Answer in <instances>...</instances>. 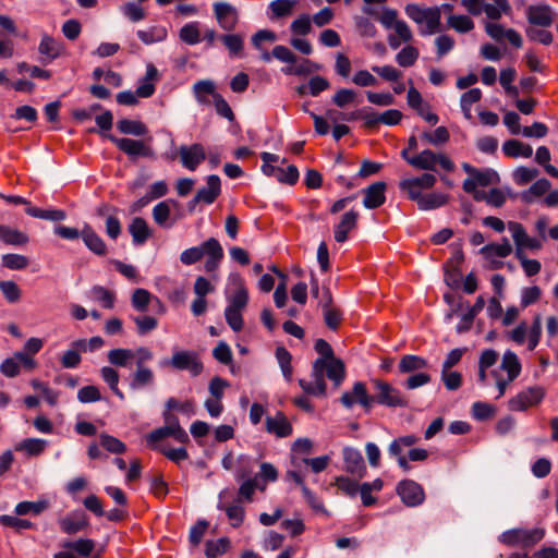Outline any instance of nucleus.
Returning a JSON list of instances; mask_svg holds the SVG:
<instances>
[{"mask_svg":"<svg viewBox=\"0 0 558 558\" xmlns=\"http://www.w3.org/2000/svg\"><path fill=\"white\" fill-rule=\"evenodd\" d=\"M158 77V71L153 64H148L145 76L140 81L135 90L141 98H148L154 95L156 87L154 82Z\"/></svg>","mask_w":558,"mask_h":558,"instance_id":"7c9ffc66","label":"nucleus"},{"mask_svg":"<svg viewBox=\"0 0 558 558\" xmlns=\"http://www.w3.org/2000/svg\"><path fill=\"white\" fill-rule=\"evenodd\" d=\"M427 367L428 362L424 357L414 354L403 355L399 362V371L403 374L413 373Z\"/></svg>","mask_w":558,"mask_h":558,"instance_id":"a19ab883","label":"nucleus"},{"mask_svg":"<svg viewBox=\"0 0 558 558\" xmlns=\"http://www.w3.org/2000/svg\"><path fill=\"white\" fill-rule=\"evenodd\" d=\"M266 430L279 438L288 437L292 434V425L282 412H277L275 416L266 417Z\"/></svg>","mask_w":558,"mask_h":558,"instance_id":"a878e982","label":"nucleus"},{"mask_svg":"<svg viewBox=\"0 0 558 558\" xmlns=\"http://www.w3.org/2000/svg\"><path fill=\"white\" fill-rule=\"evenodd\" d=\"M343 460L345 470L350 474L357 477H363L366 474L364 459L357 449L345 447L343 449Z\"/></svg>","mask_w":558,"mask_h":558,"instance_id":"aec40b11","label":"nucleus"},{"mask_svg":"<svg viewBox=\"0 0 558 558\" xmlns=\"http://www.w3.org/2000/svg\"><path fill=\"white\" fill-rule=\"evenodd\" d=\"M171 203L175 204L174 201H171ZM170 213H171L170 201H163V202L158 203L153 208L154 221L160 227H171L172 223H168Z\"/></svg>","mask_w":558,"mask_h":558,"instance_id":"603ef678","label":"nucleus"},{"mask_svg":"<svg viewBox=\"0 0 558 558\" xmlns=\"http://www.w3.org/2000/svg\"><path fill=\"white\" fill-rule=\"evenodd\" d=\"M20 515H9L2 514L0 515V524L2 526L12 527L16 532H21L23 530H31L35 527V524L27 519H21Z\"/></svg>","mask_w":558,"mask_h":558,"instance_id":"864d4df0","label":"nucleus"},{"mask_svg":"<svg viewBox=\"0 0 558 558\" xmlns=\"http://www.w3.org/2000/svg\"><path fill=\"white\" fill-rule=\"evenodd\" d=\"M63 49L62 43L56 40L48 34H44L38 46V51L41 54V63L48 64L57 59Z\"/></svg>","mask_w":558,"mask_h":558,"instance_id":"b1692460","label":"nucleus"},{"mask_svg":"<svg viewBox=\"0 0 558 558\" xmlns=\"http://www.w3.org/2000/svg\"><path fill=\"white\" fill-rule=\"evenodd\" d=\"M128 230L132 236L134 245L145 244L153 234L147 221L142 217L133 218Z\"/></svg>","mask_w":558,"mask_h":558,"instance_id":"c85d7f7f","label":"nucleus"},{"mask_svg":"<svg viewBox=\"0 0 558 558\" xmlns=\"http://www.w3.org/2000/svg\"><path fill=\"white\" fill-rule=\"evenodd\" d=\"M331 301L330 292L326 289L324 298L319 301V305L323 308L325 324L329 329L336 330L342 322V313L331 305Z\"/></svg>","mask_w":558,"mask_h":558,"instance_id":"4be33fe9","label":"nucleus"},{"mask_svg":"<svg viewBox=\"0 0 558 558\" xmlns=\"http://www.w3.org/2000/svg\"><path fill=\"white\" fill-rule=\"evenodd\" d=\"M313 448V444L307 438H301L294 441L292 447V464L294 468H301L302 462L300 459L307 458L306 456L311 453Z\"/></svg>","mask_w":558,"mask_h":558,"instance_id":"37998d69","label":"nucleus"},{"mask_svg":"<svg viewBox=\"0 0 558 558\" xmlns=\"http://www.w3.org/2000/svg\"><path fill=\"white\" fill-rule=\"evenodd\" d=\"M85 245L97 255H105L107 246L104 240L89 226H85L81 232Z\"/></svg>","mask_w":558,"mask_h":558,"instance_id":"72a5a7b5","label":"nucleus"},{"mask_svg":"<svg viewBox=\"0 0 558 558\" xmlns=\"http://www.w3.org/2000/svg\"><path fill=\"white\" fill-rule=\"evenodd\" d=\"M102 380L109 386L111 391L121 400L124 399V393L119 389V373L110 366H104L100 369Z\"/></svg>","mask_w":558,"mask_h":558,"instance_id":"49530a36","label":"nucleus"},{"mask_svg":"<svg viewBox=\"0 0 558 558\" xmlns=\"http://www.w3.org/2000/svg\"><path fill=\"white\" fill-rule=\"evenodd\" d=\"M220 40L228 49L231 57H239L244 47V39L240 34H226L220 36Z\"/></svg>","mask_w":558,"mask_h":558,"instance_id":"3c124183","label":"nucleus"},{"mask_svg":"<svg viewBox=\"0 0 558 558\" xmlns=\"http://www.w3.org/2000/svg\"><path fill=\"white\" fill-rule=\"evenodd\" d=\"M397 494L408 507H416L425 499L423 487L412 480H403L397 485Z\"/></svg>","mask_w":558,"mask_h":558,"instance_id":"ddd939ff","label":"nucleus"},{"mask_svg":"<svg viewBox=\"0 0 558 558\" xmlns=\"http://www.w3.org/2000/svg\"><path fill=\"white\" fill-rule=\"evenodd\" d=\"M179 38L181 41L187 45H196L201 43V31L198 22H190L181 27L179 32Z\"/></svg>","mask_w":558,"mask_h":558,"instance_id":"c03bdc74","label":"nucleus"},{"mask_svg":"<svg viewBox=\"0 0 558 558\" xmlns=\"http://www.w3.org/2000/svg\"><path fill=\"white\" fill-rule=\"evenodd\" d=\"M502 151L510 158H530L533 155L532 146L518 140H508L502 145Z\"/></svg>","mask_w":558,"mask_h":558,"instance_id":"f704fd0d","label":"nucleus"},{"mask_svg":"<svg viewBox=\"0 0 558 558\" xmlns=\"http://www.w3.org/2000/svg\"><path fill=\"white\" fill-rule=\"evenodd\" d=\"M107 137L129 157H154V151L151 147L146 145L143 141L133 140L129 137L119 138L113 135H107Z\"/></svg>","mask_w":558,"mask_h":558,"instance_id":"f8f14e48","label":"nucleus"},{"mask_svg":"<svg viewBox=\"0 0 558 558\" xmlns=\"http://www.w3.org/2000/svg\"><path fill=\"white\" fill-rule=\"evenodd\" d=\"M61 531L73 535L84 531L88 525V519L83 512H72L58 521Z\"/></svg>","mask_w":558,"mask_h":558,"instance_id":"5701e85b","label":"nucleus"},{"mask_svg":"<svg viewBox=\"0 0 558 558\" xmlns=\"http://www.w3.org/2000/svg\"><path fill=\"white\" fill-rule=\"evenodd\" d=\"M499 182L498 173L493 169H484L476 172L474 178H468L463 182V191L465 193L474 192L477 186H488Z\"/></svg>","mask_w":558,"mask_h":558,"instance_id":"412c9836","label":"nucleus"},{"mask_svg":"<svg viewBox=\"0 0 558 558\" xmlns=\"http://www.w3.org/2000/svg\"><path fill=\"white\" fill-rule=\"evenodd\" d=\"M508 230L511 232L512 239L515 244V257H521L525 255V250L539 251L542 248V240L530 236L526 233V230L522 223L517 221H509Z\"/></svg>","mask_w":558,"mask_h":558,"instance_id":"6e6552de","label":"nucleus"},{"mask_svg":"<svg viewBox=\"0 0 558 558\" xmlns=\"http://www.w3.org/2000/svg\"><path fill=\"white\" fill-rule=\"evenodd\" d=\"M545 529L533 527V529H510L502 532L498 536V541L508 547H533L545 537Z\"/></svg>","mask_w":558,"mask_h":558,"instance_id":"f03ea898","label":"nucleus"},{"mask_svg":"<svg viewBox=\"0 0 558 558\" xmlns=\"http://www.w3.org/2000/svg\"><path fill=\"white\" fill-rule=\"evenodd\" d=\"M63 547L74 550L82 557H88L95 548V542L90 538H78L64 543Z\"/></svg>","mask_w":558,"mask_h":558,"instance_id":"6e6d98bb","label":"nucleus"},{"mask_svg":"<svg viewBox=\"0 0 558 558\" xmlns=\"http://www.w3.org/2000/svg\"><path fill=\"white\" fill-rule=\"evenodd\" d=\"M89 295L104 308L111 310L114 307L116 293L102 286H94L89 291Z\"/></svg>","mask_w":558,"mask_h":558,"instance_id":"ea45409f","label":"nucleus"},{"mask_svg":"<svg viewBox=\"0 0 558 558\" xmlns=\"http://www.w3.org/2000/svg\"><path fill=\"white\" fill-rule=\"evenodd\" d=\"M0 239L10 245H23L28 242L26 234L3 225H0Z\"/></svg>","mask_w":558,"mask_h":558,"instance_id":"a18cd8bd","label":"nucleus"},{"mask_svg":"<svg viewBox=\"0 0 558 558\" xmlns=\"http://www.w3.org/2000/svg\"><path fill=\"white\" fill-rule=\"evenodd\" d=\"M162 367H171L175 371H187L192 377L199 376L204 371V364L196 351L178 350L170 359L160 362Z\"/></svg>","mask_w":558,"mask_h":558,"instance_id":"7ed1b4c3","label":"nucleus"},{"mask_svg":"<svg viewBox=\"0 0 558 558\" xmlns=\"http://www.w3.org/2000/svg\"><path fill=\"white\" fill-rule=\"evenodd\" d=\"M487 35L496 41H504L507 39L514 48H521L523 40L521 35L513 28H505L498 23H487L485 25Z\"/></svg>","mask_w":558,"mask_h":558,"instance_id":"dca6fc26","label":"nucleus"},{"mask_svg":"<svg viewBox=\"0 0 558 558\" xmlns=\"http://www.w3.org/2000/svg\"><path fill=\"white\" fill-rule=\"evenodd\" d=\"M512 253V246L507 238H502L501 243H489L480 250L484 258L499 257L505 258Z\"/></svg>","mask_w":558,"mask_h":558,"instance_id":"c9c22d12","label":"nucleus"},{"mask_svg":"<svg viewBox=\"0 0 558 558\" xmlns=\"http://www.w3.org/2000/svg\"><path fill=\"white\" fill-rule=\"evenodd\" d=\"M232 292H227V307L244 311L248 303V291L240 274H231L228 278Z\"/></svg>","mask_w":558,"mask_h":558,"instance_id":"1a4fd4ad","label":"nucleus"},{"mask_svg":"<svg viewBox=\"0 0 558 558\" xmlns=\"http://www.w3.org/2000/svg\"><path fill=\"white\" fill-rule=\"evenodd\" d=\"M151 298L153 296L148 290L138 288V289L134 290V292L132 294V298H131L132 306L136 311L144 313L148 310V305L150 303Z\"/></svg>","mask_w":558,"mask_h":558,"instance_id":"680f3d73","label":"nucleus"},{"mask_svg":"<svg viewBox=\"0 0 558 558\" xmlns=\"http://www.w3.org/2000/svg\"><path fill=\"white\" fill-rule=\"evenodd\" d=\"M550 187L551 183L549 180L538 179L526 191L522 192L521 199L526 204H531L536 197L546 195Z\"/></svg>","mask_w":558,"mask_h":558,"instance_id":"e433bc0d","label":"nucleus"},{"mask_svg":"<svg viewBox=\"0 0 558 558\" xmlns=\"http://www.w3.org/2000/svg\"><path fill=\"white\" fill-rule=\"evenodd\" d=\"M166 408L170 411L177 410L187 416L195 414V403L193 400L179 401L171 397L166 401Z\"/></svg>","mask_w":558,"mask_h":558,"instance_id":"774afa93","label":"nucleus"},{"mask_svg":"<svg viewBox=\"0 0 558 558\" xmlns=\"http://www.w3.org/2000/svg\"><path fill=\"white\" fill-rule=\"evenodd\" d=\"M418 57V49L412 45H407L396 54V62L402 68H410L415 64Z\"/></svg>","mask_w":558,"mask_h":558,"instance_id":"8fccbe9b","label":"nucleus"},{"mask_svg":"<svg viewBox=\"0 0 558 558\" xmlns=\"http://www.w3.org/2000/svg\"><path fill=\"white\" fill-rule=\"evenodd\" d=\"M155 373L148 366H136L130 376V388L141 390L154 386Z\"/></svg>","mask_w":558,"mask_h":558,"instance_id":"cd10ccee","label":"nucleus"},{"mask_svg":"<svg viewBox=\"0 0 558 558\" xmlns=\"http://www.w3.org/2000/svg\"><path fill=\"white\" fill-rule=\"evenodd\" d=\"M359 216V213L353 209L342 215L339 223L333 229L335 240L338 243H343L348 240L349 232L356 228Z\"/></svg>","mask_w":558,"mask_h":558,"instance_id":"393cba45","label":"nucleus"},{"mask_svg":"<svg viewBox=\"0 0 558 558\" xmlns=\"http://www.w3.org/2000/svg\"><path fill=\"white\" fill-rule=\"evenodd\" d=\"M537 175L538 170L536 168L521 166L513 171L512 179L515 184L522 186L533 181Z\"/></svg>","mask_w":558,"mask_h":558,"instance_id":"69168bd1","label":"nucleus"},{"mask_svg":"<svg viewBox=\"0 0 558 558\" xmlns=\"http://www.w3.org/2000/svg\"><path fill=\"white\" fill-rule=\"evenodd\" d=\"M204 257H206L205 270L207 272H215L225 257L223 247L216 238H208L199 245L184 250L180 254V262L185 266H191Z\"/></svg>","mask_w":558,"mask_h":558,"instance_id":"f257e3e1","label":"nucleus"},{"mask_svg":"<svg viewBox=\"0 0 558 558\" xmlns=\"http://www.w3.org/2000/svg\"><path fill=\"white\" fill-rule=\"evenodd\" d=\"M499 369L507 374L506 377H508L509 380H515L522 371V365L518 355L513 351L507 350L502 355Z\"/></svg>","mask_w":558,"mask_h":558,"instance_id":"c756f323","label":"nucleus"},{"mask_svg":"<svg viewBox=\"0 0 558 558\" xmlns=\"http://www.w3.org/2000/svg\"><path fill=\"white\" fill-rule=\"evenodd\" d=\"M117 211V208H110L107 205L99 207L97 210L99 216H106L105 231L111 240H117L122 232L121 221L116 215Z\"/></svg>","mask_w":558,"mask_h":558,"instance_id":"bb28decb","label":"nucleus"},{"mask_svg":"<svg viewBox=\"0 0 558 558\" xmlns=\"http://www.w3.org/2000/svg\"><path fill=\"white\" fill-rule=\"evenodd\" d=\"M100 446L104 447L107 451L120 454L125 452L126 446L117 437H113L109 434L102 433L99 436Z\"/></svg>","mask_w":558,"mask_h":558,"instance_id":"052dcab7","label":"nucleus"},{"mask_svg":"<svg viewBox=\"0 0 558 558\" xmlns=\"http://www.w3.org/2000/svg\"><path fill=\"white\" fill-rule=\"evenodd\" d=\"M546 390L544 387L535 385L527 387L508 401L510 411L523 412L530 408L538 405L545 398Z\"/></svg>","mask_w":558,"mask_h":558,"instance_id":"423d86ee","label":"nucleus"},{"mask_svg":"<svg viewBox=\"0 0 558 558\" xmlns=\"http://www.w3.org/2000/svg\"><path fill=\"white\" fill-rule=\"evenodd\" d=\"M134 357L131 349H112L108 352V361L110 364L119 367H125L130 360Z\"/></svg>","mask_w":558,"mask_h":558,"instance_id":"13d9d810","label":"nucleus"},{"mask_svg":"<svg viewBox=\"0 0 558 558\" xmlns=\"http://www.w3.org/2000/svg\"><path fill=\"white\" fill-rule=\"evenodd\" d=\"M179 154L182 166L190 171L196 170V168L206 159L203 145L197 143L190 146L182 145L179 148Z\"/></svg>","mask_w":558,"mask_h":558,"instance_id":"2eb2a0df","label":"nucleus"},{"mask_svg":"<svg viewBox=\"0 0 558 558\" xmlns=\"http://www.w3.org/2000/svg\"><path fill=\"white\" fill-rule=\"evenodd\" d=\"M213 10L219 26L223 31L231 32L235 28L239 22V13L235 7L228 2H215Z\"/></svg>","mask_w":558,"mask_h":558,"instance_id":"4468645a","label":"nucleus"},{"mask_svg":"<svg viewBox=\"0 0 558 558\" xmlns=\"http://www.w3.org/2000/svg\"><path fill=\"white\" fill-rule=\"evenodd\" d=\"M47 441L39 438H26L17 447L16 450H23L29 456H39L44 452Z\"/></svg>","mask_w":558,"mask_h":558,"instance_id":"bf43d9fd","label":"nucleus"},{"mask_svg":"<svg viewBox=\"0 0 558 558\" xmlns=\"http://www.w3.org/2000/svg\"><path fill=\"white\" fill-rule=\"evenodd\" d=\"M276 359L280 365L283 377L288 381H291L292 373H293L292 365H291L292 355L286 348L278 347L276 349Z\"/></svg>","mask_w":558,"mask_h":558,"instance_id":"5fc2aeb1","label":"nucleus"},{"mask_svg":"<svg viewBox=\"0 0 558 558\" xmlns=\"http://www.w3.org/2000/svg\"><path fill=\"white\" fill-rule=\"evenodd\" d=\"M229 547L230 541L227 537H221L216 541H208L206 543L205 555L207 558H217L227 553Z\"/></svg>","mask_w":558,"mask_h":558,"instance_id":"4d7b16f0","label":"nucleus"},{"mask_svg":"<svg viewBox=\"0 0 558 558\" xmlns=\"http://www.w3.org/2000/svg\"><path fill=\"white\" fill-rule=\"evenodd\" d=\"M541 336L542 320L539 315L534 317L530 328H527L525 322H522L509 333V338L519 345L526 341L530 351H533L538 345Z\"/></svg>","mask_w":558,"mask_h":558,"instance_id":"39448f33","label":"nucleus"},{"mask_svg":"<svg viewBox=\"0 0 558 558\" xmlns=\"http://www.w3.org/2000/svg\"><path fill=\"white\" fill-rule=\"evenodd\" d=\"M526 19L530 24L541 27H549L554 22L551 8L547 4L529 5Z\"/></svg>","mask_w":558,"mask_h":558,"instance_id":"6ab92c4d","label":"nucleus"},{"mask_svg":"<svg viewBox=\"0 0 558 558\" xmlns=\"http://www.w3.org/2000/svg\"><path fill=\"white\" fill-rule=\"evenodd\" d=\"M448 195L440 192H432L423 194L420 203L417 204L421 210H432L439 208L447 204Z\"/></svg>","mask_w":558,"mask_h":558,"instance_id":"79ce46f5","label":"nucleus"},{"mask_svg":"<svg viewBox=\"0 0 558 558\" xmlns=\"http://www.w3.org/2000/svg\"><path fill=\"white\" fill-rule=\"evenodd\" d=\"M340 402L347 409H351L355 404H360L366 412L372 409L371 395L363 381H355L350 391L342 393Z\"/></svg>","mask_w":558,"mask_h":558,"instance_id":"9b49d317","label":"nucleus"},{"mask_svg":"<svg viewBox=\"0 0 558 558\" xmlns=\"http://www.w3.org/2000/svg\"><path fill=\"white\" fill-rule=\"evenodd\" d=\"M221 192V182L220 178L216 174H210L207 177L206 186L199 189L195 194L193 202L194 203H205L207 205L213 204Z\"/></svg>","mask_w":558,"mask_h":558,"instance_id":"a211bd4d","label":"nucleus"},{"mask_svg":"<svg viewBox=\"0 0 558 558\" xmlns=\"http://www.w3.org/2000/svg\"><path fill=\"white\" fill-rule=\"evenodd\" d=\"M313 371L323 377L326 371V376L333 381L336 387L341 385L345 376L343 362L336 357L329 360L317 359L313 364Z\"/></svg>","mask_w":558,"mask_h":558,"instance_id":"9d476101","label":"nucleus"},{"mask_svg":"<svg viewBox=\"0 0 558 558\" xmlns=\"http://www.w3.org/2000/svg\"><path fill=\"white\" fill-rule=\"evenodd\" d=\"M535 161L543 166L545 171L553 178H558V169L549 163L550 161V151L546 146H541L537 148L535 154Z\"/></svg>","mask_w":558,"mask_h":558,"instance_id":"e2e57ef3","label":"nucleus"},{"mask_svg":"<svg viewBox=\"0 0 558 558\" xmlns=\"http://www.w3.org/2000/svg\"><path fill=\"white\" fill-rule=\"evenodd\" d=\"M193 90L197 101L203 105L209 104L208 96H213L215 98V95H218L215 92V84L211 81L196 82L193 86Z\"/></svg>","mask_w":558,"mask_h":558,"instance_id":"09e8293b","label":"nucleus"},{"mask_svg":"<svg viewBox=\"0 0 558 558\" xmlns=\"http://www.w3.org/2000/svg\"><path fill=\"white\" fill-rule=\"evenodd\" d=\"M49 508V501L46 499L37 500V501H21L19 502L15 508L14 512L16 515H26V514H33V515H39L45 510Z\"/></svg>","mask_w":558,"mask_h":558,"instance_id":"4c0bfd02","label":"nucleus"},{"mask_svg":"<svg viewBox=\"0 0 558 558\" xmlns=\"http://www.w3.org/2000/svg\"><path fill=\"white\" fill-rule=\"evenodd\" d=\"M117 128L122 134H130L134 136H143L148 131L147 126L143 122L130 119L119 120Z\"/></svg>","mask_w":558,"mask_h":558,"instance_id":"de8ad7c7","label":"nucleus"},{"mask_svg":"<svg viewBox=\"0 0 558 558\" xmlns=\"http://www.w3.org/2000/svg\"><path fill=\"white\" fill-rule=\"evenodd\" d=\"M226 514L233 527L240 526L245 518L244 508L240 505V499L225 508Z\"/></svg>","mask_w":558,"mask_h":558,"instance_id":"338daca9","label":"nucleus"},{"mask_svg":"<svg viewBox=\"0 0 558 558\" xmlns=\"http://www.w3.org/2000/svg\"><path fill=\"white\" fill-rule=\"evenodd\" d=\"M387 184L384 181H377L365 187L362 193L364 194L363 205L367 209H376L386 202Z\"/></svg>","mask_w":558,"mask_h":558,"instance_id":"f3484780","label":"nucleus"},{"mask_svg":"<svg viewBox=\"0 0 558 558\" xmlns=\"http://www.w3.org/2000/svg\"><path fill=\"white\" fill-rule=\"evenodd\" d=\"M357 93L351 88H340L332 96V104L339 108H344L355 102Z\"/></svg>","mask_w":558,"mask_h":558,"instance_id":"0e129e2a","label":"nucleus"},{"mask_svg":"<svg viewBox=\"0 0 558 558\" xmlns=\"http://www.w3.org/2000/svg\"><path fill=\"white\" fill-rule=\"evenodd\" d=\"M313 381L310 383L305 379H300L299 385L304 390V392L317 396V397H325L326 396V381L323 376L316 373H312Z\"/></svg>","mask_w":558,"mask_h":558,"instance_id":"58836bf2","label":"nucleus"},{"mask_svg":"<svg viewBox=\"0 0 558 558\" xmlns=\"http://www.w3.org/2000/svg\"><path fill=\"white\" fill-rule=\"evenodd\" d=\"M409 165L417 169L429 171H436L437 166L449 172L454 169V163L449 157L444 154H435L430 149H425L418 155L413 156L412 159H409Z\"/></svg>","mask_w":558,"mask_h":558,"instance_id":"0eeeda50","label":"nucleus"},{"mask_svg":"<svg viewBox=\"0 0 558 558\" xmlns=\"http://www.w3.org/2000/svg\"><path fill=\"white\" fill-rule=\"evenodd\" d=\"M295 5V0H274L268 5L267 16L270 21L290 16Z\"/></svg>","mask_w":558,"mask_h":558,"instance_id":"2f4dec72","label":"nucleus"},{"mask_svg":"<svg viewBox=\"0 0 558 558\" xmlns=\"http://www.w3.org/2000/svg\"><path fill=\"white\" fill-rule=\"evenodd\" d=\"M374 389V395L371 396L372 407L377 403L388 408H403L408 405V401L399 389L391 386L389 383L381 379L371 380Z\"/></svg>","mask_w":558,"mask_h":558,"instance_id":"20e7f679","label":"nucleus"},{"mask_svg":"<svg viewBox=\"0 0 558 558\" xmlns=\"http://www.w3.org/2000/svg\"><path fill=\"white\" fill-rule=\"evenodd\" d=\"M441 12L438 7L426 8L423 17V26L420 28L422 36H428L438 32L440 26Z\"/></svg>","mask_w":558,"mask_h":558,"instance_id":"473e14b6","label":"nucleus"}]
</instances>
